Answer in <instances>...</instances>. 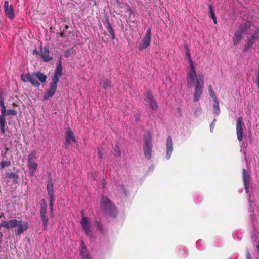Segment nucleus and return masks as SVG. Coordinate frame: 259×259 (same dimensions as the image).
I'll return each mask as SVG.
<instances>
[{
  "instance_id": "1",
  "label": "nucleus",
  "mask_w": 259,
  "mask_h": 259,
  "mask_svg": "<svg viewBox=\"0 0 259 259\" xmlns=\"http://www.w3.org/2000/svg\"><path fill=\"white\" fill-rule=\"evenodd\" d=\"M188 75L186 76V81L188 87H192L194 86L193 93V101L197 102L200 100L203 93V88L204 84V77L203 74L195 73V76L193 80L189 82Z\"/></svg>"
},
{
  "instance_id": "2",
  "label": "nucleus",
  "mask_w": 259,
  "mask_h": 259,
  "mask_svg": "<svg viewBox=\"0 0 259 259\" xmlns=\"http://www.w3.org/2000/svg\"><path fill=\"white\" fill-rule=\"evenodd\" d=\"M185 49L186 58L188 62V66L187 67V75H188V80L190 82L193 80L195 76V73H197L196 70L197 64L196 62L193 61L190 51L187 46L185 47Z\"/></svg>"
},
{
  "instance_id": "3",
  "label": "nucleus",
  "mask_w": 259,
  "mask_h": 259,
  "mask_svg": "<svg viewBox=\"0 0 259 259\" xmlns=\"http://www.w3.org/2000/svg\"><path fill=\"white\" fill-rule=\"evenodd\" d=\"M101 206L106 213L111 217H115L117 214V211L109 199L103 196L101 202Z\"/></svg>"
},
{
  "instance_id": "4",
  "label": "nucleus",
  "mask_w": 259,
  "mask_h": 259,
  "mask_svg": "<svg viewBox=\"0 0 259 259\" xmlns=\"http://www.w3.org/2000/svg\"><path fill=\"white\" fill-rule=\"evenodd\" d=\"M144 153L145 158L149 160L152 156L151 135L149 131H147L144 137Z\"/></svg>"
},
{
  "instance_id": "5",
  "label": "nucleus",
  "mask_w": 259,
  "mask_h": 259,
  "mask_svg": "<svg viewBox=\"0 0 259 259\" xmlns=\"http://www.w3.org/2000/svg\"><path fill=\"white\" fill-rule=\"evenodd\" d=\"M81 218L80 221V225L85 233V234L89 237L93 236L92 230V222L89 217L85 216L83 210L81 211Z\"/></svg>"
},
{
  "instance_id": "6",
  "label": "nucleus",
  "mask_w": 259,
  "mask_h": 259,
  "mask_svg": "<svg viewBox=\"0 0 259 259\" xmlns=\"http://www.w3.org/2000/svg\"><path fill=\"white\" fill-rule=\"evenodd\" d=\"M151 30L150 28H148L144 37L139 44L138 48L140 50H142L148 48L151 41Z\"/></svg>"
},
{
  "instance_id": "7",
  "label": "nucleus",
  "mask_w": 259,
  "mask_h": 259,
  "mask_svg": "<svg viewBox=\"0 0 259 259\" xmlns=\"http://www.w3.org/2000/svg\"><path fill=\"white\" fill-rule=\"evenodd\" d=\"M21 78L23 82H30L34 86L39 87L40 85L39 82L36 78L35 72L32 74H23L21 75Z\"/></svg>"
},
{
  "instance_id": "8",
  "label": "nucleus",
  "mask_w": 259,
  "mask_h": 259,
  "mask_svg": "<svg viewBox=\"0 0 259 259\" xmlns=\"http://www.w3.org/2000/svg\"><path fill=\"white\" fill-rule=\"evenodd\" d=\"M247 26H249V23L247 24H245L244 26L243 25H242L235 32L233 39L234 45L238 44L242 39L243 34L247 30Z\"/></svg>"
},
{
  "instance_id": "9",
  "label": "nucleus",
  "mask_w": 259,
  "mask_h": 259,
  "mask_svg": "<svg viewBox=\"0 0 259 259\" xmlns=\"http://www.w3.org/2000/svg\"><path fill=\"white\" fill-rule=\"evenodd\" d=\"M243 118L242 117H239L236 121V134L237 139L240 142L242 141L243 138Z\"/></svg>"
},
{
  "instance_id": "10",
  "label": "nucleus",
  "mask_w": 259,
  "mask_h": 259,
  "mask_svg": "<svg viewBox=\"0 0 259 259\" xmlns=\"http://www.w3.org/2000/svg\"><path fill=\"white\" fill-rule=\"evenodd\" d=\"M4 7L6 16L11 20L13 19L15 15L13 5L9 4L8 1H6L4 3Z\"/></svg>"
},
{
  "instance_id": "11",
  "label": "nucleus",
  "mask_w": 259,
  "mask_h": 259,
  "mask_svg": "<svg viewBox=\"0 0 259 259\" xmlns=\"http://www.w3.org/2000/svg\"><path fill=\"white\" fill-rule=\"evenodd\" d=\"M57 82L52 81V82L50 84V88L45 93L43 96L44 100H48L55 94L57 87Z\"/></svg>"
},
{
  "instance_id": "12",
  "label": "nucleus",
  "mask_w": 259,
  "mask_h": 259,
  "mask_svg": "<svg viewBox=\"0 0 259 259\" xmlns=\"http://www.w3.org/2000/svg\"><path fill=\"white\" fill-rule=\"evenodd\" d=\"M19 222L16 226L17 229L15 230L16 235H20L26 231L28 228V223L27 221L23 222L21 220H18Z\"/></svg>"
},
{
  "instance_id": "13",
  "label": "nucleus",
  "mask_w": 259,
  "mask_h": 259,
  "mask_svg": "<svg viewBox=\"0 0 259 259\" xmlns=\"http://www.w3.org/2000/svg\"><path fill=\"white\" fill-rule=\"evenodd\" d=\"M173 142L171 136H168L166 140V158L169 160L173 152Z\"/></svg>"
},
{
  "instance_id": "14",
  "label": "nucleus",
  "mask_w": 259,
  "mask_h": 259,
  "mask_svg": "<svg viewBox=\"0 0 259 259\" xmlns=\"http://www.w3.org/2000/svg\"><path fill=\"white\" fill-rule=\"evenodd\" d=\"M45 202L44 200H43ZM47 205L45 203L41 204L40 209V217L42 221L43 226L45 229H47L48 225V219L47 217Z\"/></svg>"
},
{
  "instance_id": "15",
  "label": "nucleus",
  "mask_w": 259,
  "mask_h": 259,
  "mask_svg": "<svg viewBox=\"0 0 259 259\" xmlns=\"http://www.w3.org/2000/svg\"><path fill=\"white\" fill-rule=\"evenodd\" d=\"M71 142L75 143H76V140L74 136L73 133L71 131L70 128H68L66 130L65 132V147L67 148Z\"/></svg>"
},
{
  "instance_id": "16",
  "label": "nucleus",
  "mask_w": 259,
  "mask_h": 259,
  "mask_svg": "<svg viewBox=\"0 0 259 259\" xmlns=\"http://www.w3.org/2000/svg\"><path fill=\"white\" fill-rule=\"evenodd\" d=\"M243 180L245 191L246 193H248L250 182V176L245 169H243Z\"/></svg>"
},
{
  "instance_id": "17",
  "label": "nucleus",
  "mask_w": 259,
  "mask_h": 259,
  "mask_svg": "<svg viewBox=\"0 0 259 259\" xmlns=\"http://www.w3.org/2000/svg\"><path fill=\"white\" fill-rule=\"evenodd\" d=\"M62 65H61V61H59L58 64L56 66L54 75L52 78V81H55L56 82H58L59 78L61 76L62 74Z\"/></svg>"
},
{
  "instance_id": "18",
  "label": "nucleus",
  "mask_w": 259,
  "mask_h": 259,
  "mask_svg": "<svg viewBox=\"0 0 259 259\" xmlns=\"http://www.w3.org/2000/svg\"><path fill=\"white\" fill-rule=\"evenodd\" d=\"M80 254L82 259H91L89 252L83 240L81 241Z\"/></svg>"
},
{
  "instance_id": "19",
  "label": "nucleus",
  "mask_w": 259,
  "mask_h": 259,
  "mask_svg": "<svg viewBox=\"0 0 259 259\" xmlns=\"http://www.w3.org/2000/svg\"><path fill=\"white\" fill-rule=\"evenodd\" d=\"M146 102L149 104L150 106L153 110H156L158 108L157 104L156 101L153 99V96L150 92H147L146 97Z\"/></svg>"
},
{
  "instance_id": "20",
  "label": "nucleus",
  "mask_w": 259,
  "mask_h": 259,
  "mask_svg": "<svg viewBox=\"0 0 259 259\" xmlns=\"http://www.w3.org/2000/svg\"><path fill=\"white\" fill-rule=\"evenodd\" d=\"M18 222L19 221L17 219H12L9 221L2 222L1 224V226L7 229H9L16 227Z\"/></svg>"
},
{
  "instance_id": "21",
  "label": "nucleus",
  "mask_w": 259,
  "mask_h": 259,
  "mask_svg": "<svg viewBox=\"0 0 259 259\" xmlns=\"http://www.w3.org/2000/svg\"><path fill=\"white\" fill-rule=\"evenodd\" d=\"M38 156V153L36 150L31 151L28 155L27 165L36 163V161Z\"/></svg>"
},
{
  "instance_id": "22",
  "label": "nucleus",
  "mask_w": 259,
  "mask_h": 259,
  "mask_svg": "<svg viewBox=\"0 0 259 259\" xmlns=\"http://www.w3.org/2000/svg\"><path fill=\"white\" fill-rule=\"evenodd\" d=\"M49 54V50L47 47H45L41 49L39 55L45 61H48L52 59Z\"/></svg>"
},
{
  "instance_id": "23",
  "label": "nucleus",
  "mask_w": 259,
  "mask_h": 259,
  "mask_svg": "<svg viewBox=\"0 0 259 259\" xmlns=\"http://www.w3.org/2000/svg\"><path fill=\"white\" fill-rule=\"evenodd\" d=\"M47 190L48 191L49 197H54L53 184L51 179L48 180L47 184Z\"/></svg>"
},
{
  "instance_id": "24",
  "label": "nucleus",
  "mask_w": 259,
  "mask_h": 259,
  "mask_svg": "<svg viewBox=\"0 0 259 259\" xmlns=\"http://www.w3.org/2000/svg\"><path fill=\"white\" fill-rule=\"evenodd\" d=\"M213 101L214 102L213 105V112L214 115H219L220 113L219 99L213 100Z\"/></svg>"
},
{
  "instance_id": "25",
  "label": "nucleus",
  "mask_w": 259,
  "mask_h": 259,
  "mask_svg": "<svg viewBox=\"0 0 259 259\" xmlns=\"http://www.w3.org/2000/svg\"><path fill=\"white\" fill-rule=\"evenodd\" d=\"M38 164L37 163H31L27 165L30 175L33 176L38 168Z\"/></svg>"
},
{
  "instance_id": "26",
  "label": "nucleus",
  "mask_w": 259,
  "mask_h": 259,
  "mask_svg": "<svg viewBox=\"0 0 259 259\" xmlns=\"http://www.w3.org/2000/svg\"><path fill=\"white\" fill-rule=\"evenodd\" d=\"M249 206L251 209V211H253L252 214H253V217L256 219H258L259 218V208H258L257 207H256L255 210H253V209H254V207H252L253 203L252 202V201H251L250 198L249 199Z\"/></svg>"
},
{
  "instance_id": "27",
  "label": "nucleus",
  "mask_w": 259,
  "mask_h": 259,
  "mask_svg": "<svg viewBox=\"0 0 259 259\" xmlns=\"http://www.w3.org/2000/svg\"><path fill=\"white\" fill-rule=\"evenodd\" d=\"M5 114H2L0 115V130L2 133L4 134L5 133V125L6 123V119L4 116Z\"/></svg>"
},
{
  "instance_id": "28",
  "label": "nucleus",
  "mask_w": 259,
  "mask_h": 259,
  "mask_svg": "<svg viewBox=\"0 0 259 259\" xmlns=\"http://www.w3.org/2000/svg\"><path fill=\"white\" fill-rule=\"evenodd\" d=\"M106 27L107 29L108 30L109 33L111 36V38L113 39H114L115 38V34L114 30L113 29L109 20H107Z\"/></svg>"
},
{
  "instance_id": "29",
  "label": "nucleus",
  "mask_w": 259,
  "mask_h": 259,
  "mask_svg": "<svg viewBox=\"0 0 259 259\" xmlns=\"http://www.w3.org/2000/svg\"><path fill=\"white\" fill-rule=\"evenodd\" d=\"M256 41L253 39L250 36L247 38V41L245 45L244 51H246L250 49Z\"/></svg>"
},
{
  "instance_id": "30",
  "label": "nucleus",
  "mask_w": 259,
  "mask_h": 259,
  "mask_svg": "<svg viewBox=\"0 0 259 259\" xmlns=\"http://www.w3.org/2000/svg\"><path fill=\"white\" fill-rule=\"evenodd\" d=\"M36 79H38L41 83L46 82L47 77L40 72H35Z\"/></svg>"
},
{
  "instance_id": "31",
  "label": "nucleus",
  "mask_w": 259,
  "mask_h": 259,
  "mask_svg": "<svg viewBox=\"0 0 259 259\" xmlns=\"http://www.w3.org/2000/svg\"><path fill=\"white\" fill-rule=\"evenodd\" d=\"M100 85L104 89H108L110 88L111 82L108 79L103 78L100 82Z\"/></svg>"
},
{
  "instance_id": "32",
  "label": "nucleus",
  "mask_w": 259,
  "mask_h": 259,
  "mask_svg": "<svg viewBox=\"0 0 259 259\" xmlns=\"http://www.w3.org/2000/svg\"><path fill=\"white\" fill-rule=\"evenodd\" d=\"M0 107H1V112L2 114H6V107L4 104V98L3 96L0 94Z\"/></svg>"
},
{
  "instance_id": "33",
  "label": "nucleus",
  "mask_w": 259,
  "mask_h": 259,
  "mask_svg": "<svg viewBox=\"0 0 259 259\" xmlns=\"http://www.w3.org/2000/svg\"><path fill=\"white\" fill-rule=\"evenodd\" d=\"M208 91L209 96L212 98V100L218 99L215 92L211 85H209L208 86Z\"/></svg>"
},
{
  "instance_id": "34",
  "label": "nucleus",
  "mask_w": 259,
  "mask_h": 259,
  "mask_svg": "<svg viewBox=\"0 0 259 259\" xmlns=\"http://www.w3.org/2000/svg\"><path fill=\"white\" fill-rule=\"evenodd\" d=\"M10 162L9 161H3L0 163V169H3L10 165Z\"/></svg>"
},
{
  "instance_id": "35",
  "label": "nucleus",
  "mask_w": 259,
  "mask_h": 259,
  "mask_svg": "<svg viewBox=\"0 0 259 259\" xmlns=\"http://www.w3.org/2000/svg\"><path fill=\"white\" fill-rule=\"evenodd\" d=\"M250 37L255 41L259 39V29H257Z\"/></svg>"
},
{
  "instance_id": "36",
  "label": "nucleus",
  "mask_w": 259,
  "mask_h": 259,
  "mask_svg": "<svg viewBox=\"0 0 259 259\" xmlns=\"http://www.w3.org/2000/svg\"><path fill=\"white\" fill-rule=\"evenodd\" d=\"M17 113L16 111L13 109H9L7 111L6 110L5 115H16Z\"/></svg>"
},
{
  "instance_id": "37",
  "label": "nucleus",
  "mask_w": 259,
  "mask_h": 259,
  "mask_svg": "<svg viewBox=\"0 0 259 259\" xmlns=\"http://www.w3.org/2000/svg\"><path fill=\"white\" fill-rule=\"evenodd\" d=\"M95 225H96L98 229L101 232V233H103L104 232V229H103V226L102 225L98 222V221H96L95 222Z\"/></svg>"
},
{
  "instance_id": "38",
  "label": "nucleus",
  "mask_w": 259,
  "mask_h": 259,
  "mask_svg": "<svg viewBox=\"0 0 259 259\" xmlns=\"http://www.w3.org/2000/svg\"><path fill=\"white\" fill-rule=\"evenodd\" d=\"M49 199H50V208L51 213L52 216H53V197H49Z\"/></svg>"
},
{
  "instance_id": "39",
  "label": "nucleus",
  "mask_w": 259,
  "mask_h": 259,
  "mask_svg": "<svg viewBox=\"0 0 259 259\" xmlns=\"http://www.w3.org/2000/svg\"><path fill=\"white\" fill-rule=\"evenodd\" d=\"M208 9H209V12L210 13V17L212 19L214 18L215 17V16L214 12L213 11V8L212 7V6H209Z\"/></svg>"
},
{
  "instance_id": "40",
  "label": "nucleus",
  "mask_w": 259,
  "mask_h": 259,
  "mask_svg": "<svg viewBox=\"0 0 259 259\" xmlns=\"http://www.w3.org/2000/svg\"><path fill=\"white\" fill-rule=\"evenodd\" d=\"M114 153L115 156H120L121 153H120V150H119L118 147H116L114 149Z\"/></svg>"
},
{
  "instance_id": "41",
  "label": "nucleus",
  "mask_w": 259,
  "mask_h": 259,
  "mask_svg": "<svg viewBox=\"0 0 259 259\" xmlns=\"http://www.w3.org/2000/svg\"><path fill=\"white\" fill-rule=\"evenodd\" d=\"M215 120V119H214L212 123L210 125V130L211 132H212V131L214 128Z\"/></svg>"
},
{
  "instance_id": "42",
  "label": "nucleus",
  "mask_w": 259,
  "mask_h": 259,
  "mask_svg": "<svg viewBox=\"0 0 259 259\" xmlns=\"http://www.w3.org/2000/svg\"><path fill=\"white\" fill-rule=\"evenodd\" d=\"M98 157L100 159H102L103 158V154L99 149H98Z\"/></svg>"
},
{
  "instance_id": "43",
  "label": "nucleus",
  "mask_w": 259,
  "mask_h": 259,
  "mask_svg": "<svg viewBox=\"0 0 259 259\" xmlns=\"http://www.w3.org/2000/svg\"><path fill=\"white\" fill-rule=\"evenodd\" d=\"M246 259H252L250 254L248 251L246 253Z\"/></svg>"
},
{
  "instance_id": "44",
  "label": "nucleus",
  "mask_w": 259,
  "mask_h": 259,
  "mask_svg": "<svg viewBox=\"0 0 259 259\" xmlns=\"http://www.w3.org/2000/svg\"><path fill=\"white\" fill-rule=\"evenodd\" d=\"M240 151H241V152H243L244 154L245 153V150H244V149L242 148V146H241Z\"/></svg>"
},
{
  "instance_id": "45",
  "label": "nucleus",
  "mask_w": 259,
  "mask_h": 259,
  "mask_svg": "<svg viewBox=\"0 0 259 259\" xmlns=\"http://www.w3.org/2000/svg\"><path fill=\"white\" fill-rule=\"evenodd\" d=\"M212 19L213 20L214 23L215 24H216L217 23V18H216V17H215L214 18H213Z\"/></svg>"
},
{
  "instance_id": "46",
  "label": "nucleus",
  "mask_w": 259,
  "mask_h": 259,
  "mask_svg": "<svg viewBox=\"0 0 259 259\" xmlns=\"http://www.w3.org/2000/svg\"><path fill=\"white\" fill-rule=\"evenodd\" d=\"M65 57H68L69 56V54H68L67 52H65Z\"/></svg>"
},
{
  "instance_id": "47",
  "label": "nucleus",
  "mask_w": 259,
  "mask_h": 259,
  "mask_svg": "<svg viewBox=\"0 0 259 259\" xmlns=\"http://www.w3.org/2000/svg\"><path fill=\"white\" fill-rule=\"evenodd\" d=\"M34 53H36H36H37V51H33V54H34Z\"/></svg>"
}]
</instances>
